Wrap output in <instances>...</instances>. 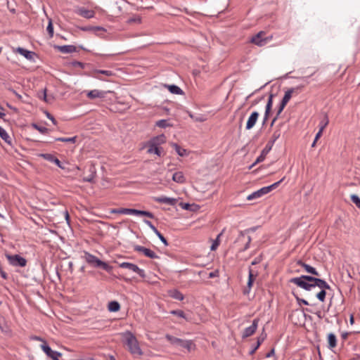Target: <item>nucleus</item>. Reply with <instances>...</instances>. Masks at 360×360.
<instances>
[{
    "label": "nucleus",
    "mask_w": 360,
    "mask_h": 360,
    "mask_svg": "<svg viewBox=\"0 0 360 360\" xmlns=\"http://www.w3.org/2000/svg\"><path fill=\"white\" fill-rule=\"evenodd\" d=\"M127 23L132 24V23H137L139 24L141 22V18L139 15H134L132 18H130L127 20Z\"/></svg>",
    "instance_id": "ea45409f"
},
{
    "label": "nucleus",
    "mask_w": 360,
    "mask_h": 360,
    "mask_svg": "<svg viewBox=\"0 0 360 360\" xmlns=\"http://www.w3.org/2000/svg\"><path fill=\"white\" fill-rule=\"evenodd\" d=\"M6 257L9 263L14 266L24 267L27 264L26 259L20 256L19 255H6Z\"/></svg>",
    "instance_id": "0eeeda50"
},
{
    "label": "nucleus",
    "mask_w": 360,
    "mask_h": 360,
    "mask_svg": "<svg viewBox=\"0 0 360 360\" xmlns=\"http://www.w3.org/2000/svg\"><path fill=\"white\" fill-rule=\"evenodd\" d=\"M77 140V136H73L70 138H63V137H59L56 138L55 141H61V142H70V143H75Z\"/></svg>",
    "instance_id": "4c0bfd02"
},
{
    "label": "nucleus",
    "mask_w": 360,
    "mask_h": 360,
    "mask_svg": "<svg viewBox=\"0 0 360 360\" xmlns=\"http://www.w3.org/2000/svg\"><path fill=\"white\" fill-rule=\"evenodd\" d=\"M4 107L0 105V118L1 119H3L4 117V116L6 115L5 113L4 112Z\"/></svg>",
    "instance_id": "69168bd1"
},
{
    "label": "nucleus",
    "mask_w": 360,
    "mask_h": 360,
    "mask_svg": "<svg viewBox=\"0 0 360 360\" xmlns=\"http://www.w3.org/2000/svg\"><path fill=\"white\" fill-rule=\"evenodd\" d=\"M273 97H274V94H271L269 95V99H268V102L266 103V108H268V110L269 108L271 109L272 108V104H273Z\"/></svg>",
    "instance_id": "603ef678"
},
{
    "label": "nucleus",
    "mask_w": 360,
    "mask_h": 360,
    "mask_svg": "<svg viewBox=\"0 0 360 360\" xmlns=\"http://www.w3.org/2000/svg\"><path fill=\"white\" fill-rule=\"evenodd\" d=\"M264 34V32H259L251 38L250 41L259 46H264L266 44V40L262 38Z\"/></svg>",
    "instance_id": "f3484780"
},
{
    "label": "nucleus",
    "mask_w": 360,
    "mask_h": 360,
    "mask_svg": "<svg viewBox=\"0 0 360 360\" xmlns=\"http://www.w3.org/2000/svg\"><path fill=\"white\" fill-rule=\"evenodd\" d=\"M32 127L39 131L41 134H46L49 131V129L44 127H40L38 124L33 123L32 124Z\"/></svg>",
    "instance_id": "a19ab883"
},
{
    "label": "nucleus",
    "mask_w": 360,
    "mask_h": 360,
    "mask_svg": "<svg viewBox=\"0 0 360 360\" xmlns=\"http://www.w3.org/2000/svg\"><path fill=\"white\" fill-rule=\"evenodd\" d=\"M257 276V274L256 273V274L254 275L252 270L250 268L249 269L248 281V283H247V286L249 290L248 291L245 290L244 292V293L249 292L250 288H252V286L253 285L255 278Z\"/></svg>",
    "instance_id": "a878e982"
},
{
    "label": "nucleus",
    "mask_w": 360,
    "mask_h": 360,
    "mask_svg": "<svg viewBox=\"0 0 360 360\" xmlns=\"http://www.w3.org/2000/svg\"><path fill=\"white\" fill-rule=\"evenodd\" d=\"M256 229H257V227H251V228L245 229L244 231H240L239 232V236L236 240V242L242 241L245 238V235L247 233H249L250 232H254L256 231Z\"/></svg>",
    "instance_id": "bb28decb"
},
{
    "label": "nucleus",
    "mask_w": 360,
    "mask_h": 360,
    "mask_svg": "<svg viewBox=\"0 0 360 360\" xmlns=\"http://www.w3.org/2000/svg\"><path fill=\"white\" fill-rule=\"evenodd\" d=\"M272 147L273 146L267 143L264 148L262 150L261 154L256 159L255 163H259L263 162L265 160L266 155L271 150Z\"/></svg>",
    "instance_id": "a211bd4d"
},
{
    "label": "nucleus",
    "mask_w": 360,
    "mask_h": 360,
    "mask_svg": "<svg viewBox=\"0 0 360 360\" xmlns=\"http://www.w3.org/2000/svg\"><path fill=\"white\" fill-rule=\"evenodd\" d=\"M144 223L146 224H147L152 230L154 233H156V231H158V229H156V227L152 224L151 221L147 220V219H144L143 220Z\"/></svg>",
    "instance_id": "3c124183"
},
{
    "label": "nucleus",
    "mask_w": 360,
    "mask_h": 360,
    "mask_svg": "<svg viewBox=\"0 0 360 360\" xmlns=\"http://www.w3.org/2000/svg\"><path fill=\"white\" fill-rule=\"evenodd\" d=\"M96 73L103 74L108 77H110V76L113 75L112 72L110 70H96L94 71V74H96Z\"/></svg>",
    "instance_id": "de8ad7c7"
},
{
    "label": "nucleus",
    "mask_w": 360,
    "mask_h": 360,
    "mask_svg": "<svg viewBox=\"0 0 360 360\" xmlns=\"http://www.w3.org/2000/svg\"><path fill=\"white\" fill-rule=\"evenodd\" d=\"M148 149L147 152L148 153H150V154L155 153L158 156H161V155H162V153L160 150L161 148H160L158 146H153V144H151V143L148 142Z\"/></svg>",
    "instance_id": "b1692460"
},
{
    "label": "nucleus",
    "mask_w": 360,
    "mask_h": 360,
    "mask_svg": "<svg viewBox=\"0 0 360 360\" xmlns=\"http://www.w3.org/2000/svg\"><path fill=\"white\" fill-rule=\"evenodd\" d=\"M281 136V131L279 130H276L274 131L271 139L269 141V143L271 146H274L275 141L280 137Z\"/></svg>",
    "instance_id": "f704fd0d"
},
{
    "label": "nucleus",
    "mask_w": 360,
    "mask_h": 360,
    "mask_svg": "<svg viewBox=\"0 0 360 360\" xmlns=\"http://www.w3.org/2000/svg\"><path fill=\"white\" fill-rule=\"evenodd\" d=\"M89 172H91V174L88 176H84L83 178V181L85 182H92L93 179L95 177L96 172L94 167H90Z\"/></svg>",
    "instance_id": "473e14b6"
},
{
    "label": "nucleus",
    "mask_w": 360,
    "mask_h": 360,
    "mask_svg": "<svg viewBox=\"0 0 360 360\" xmlns=\"http://www.w3.org/2000/svg\"><path fill=\"white\" fill-rule=\"evenodd\" d=\"M53 162L60 168L64 169H65V167L61 164L60 161L57 158H56Z\"/></svg>",
    "instance_id": "052dcab7"
},
{
    "label": "nucleus",
    "mask_w": 360,
    "mask_h": 360,
    "mask_svg": "<svg viewBox=\"0 0 360 360\" xmlns=\"http://www.w3.org/2000/svg\"><path fill=\"white\" fill-rule=\"evenodd\" d=\"M304 85H300V86H298L297 87H295V88H290L289 89H288L285 93V95L281 101V102L283 103V104H286L288 103V101L290 100L292 94L294 93H297L298 94L299 91H301L302 89L304 88Z\"/></svg>",
    "instance_id": "9b49d317"
},
{
    "label": "nucleus",
    "mask_w": 360,
    "mask_h": 360,
    "mask_svg": "<svg viewBox=\"0 0 360 360\" xmlns=\"http://www.w3.org/2000/svg\"><path fill=\"white\" fill-rule=\"evenodd\" d=\"M0 275L4 279L8 278V274L3 270L2 266H0Z\"/></svg>",
    "instance_id": "680f3d73"
},
{
    "label": "nucleus",
    "mask_w": 360,
    "mask_h": 360,
    "mask_svg": "<svg viewBox=\"0 0 360 360\" xmlns=\"http://www.w3.org/2000/svg\"><path fill=\"white\" fill-rule=\"evenodd\" d=\"M39 157H41L44 159L46 160L47 161H49L51 162H53L55 158H56L51 153H40L38 155Z\"/></svg>",
    "instance_id": "c9c22d12"
},
{
    "label": "nucleus",
    "mask_w": 360,
    "mask_h": 360,
    "mask_svg": "<svg viewBox=\"0 0 360 360\" xmlns=\"http://www.w3.org/2000/svg\"><path fill=\"white\" fill-rule=\"evenodd\" d=\"M328 122H329V120H328V115L326 114H325L323 120L320 122V124H319L320 129H319V130L321 131H323V129L326 128V127L328 125Z\"/></svg>",
    "instance_id": "e433bc0d"
},
{
    "label": "nucleus",
    "mask_w": 360,
    "mask_h": 360,
    "mask_svg": "<svg viewBox=\"0 0 360 360\" xmlns=\"http://www.w3.org/2000/svg\"><path fill=\"white\" fill-rule=\"evenodd\" d=\"M124 342L127 345L129 351L134 356H140L143 352L139 346V342L134 334L127 330L122 334Z\"/></svg>",
    "instance_id": "f03ea898"
},
{
    "label": "nucleus",
    "mask_w": 360,
    "mask_h": 360,
    "mask_svg": "<svg viewBox=\"0 0 360 360\" xmlns=\"http://www.w3.org/2000/svg\"><path fill=\"white\" fill-rule=\"evenodd\" d=\"M350 198H351L352 202L354 204H355V205L357 207L360 208V198L356 194H352V195H351Z\"/></svg>",
    "instance_id": "79ce46f5"
},
{
    "label": "nucleus",
    "mask_w": 360,
    "mask_h": 360,
    "mask_svg": "<svg viewBox=\"0 0 360 360\" xmlns=\"http://www.w3.org/2000/svg\"><path fill=\"white\" fill-rule=\"evenodd\" d=\"M259 115V112L257 111H254L251 113L246 123L245 129L247 130L251 129L255 126L258 120Z\"/></svg>",
    "instance_id": "4468645a"
},
{
    "label": "nucleus",
    "mask_w": 360,
    "mask_h": 360,
    "mask_svg": "<svg viewBox=\"0 0 360 360\" xmlns=\"http://www.w3.org/2000/svg\"><path fill=\"white\" fill-rule=\"evenodd\" d=\"M54 47L63 53H70L77 51L76 46L73 45L55 46Z\"/></svg>",
    "instance_id": "6ab92c4d"
},
{
    "label": "nucleus",
    "mask_w": 360,
    "mask_h": 360,
    "mask_svg": "<svg viewBox=\"0 0 360 360\" xmlns=\"http://www.w3.org/2000/svg\"><path fill=\"white\" fill-rule=\"evenodd\" d=\"M180 206L186 210H191V205H190L189 203L181 202Z\"/></svg>",
    "instance_id": "13d9d810"
},
{
    "label": "nucleus",
    "mask_w": 360,
    "mask_h": 360,
    "mask_svg": "<svg viewBox=\"0 0 360 360\" xmlns=\"http://www.w3.org/2000/svg\"><path fill=\"white\" fill-rule=\"evenodd\" d=\"M46 30L49 34V37L51 38L53 37V24H52V20L51 19H49V24H48V26L46 27Z\"/></svg>",
    "instance_id": "a18cd8bd"
},
{
    "label": "nucleus",
    "mask_w": 360,
    "mask_h": 360,
    "mask_svg": "<svg viewBox=\"0 0 360 360\" xmlns=\"http://www.w3.org/2000/svg\"><path fill=\"white\" fill-rule=\"evenodd\" d=\"M172 180L179 184L186 182V178L182 172H176L172 175Z\"/></svg>",
    "instance_id": "4be33fe9"
},
{
    "label": "nucleus",
    "mask_w": 360,
    "mask_h": 360,
    "mask_svg": "<svg viewBox=\"0 0 360 360\" xmlns=\"http://www.w3.org/2000/svg\"><path fill=\"white\" fill-rule=\"evenodd\" d=\"M155 235L159 238V239L163 243V244L166 246L168 245V243L167 239L163 236V235L158 230Z\"/></svg>",
    "instance_id": "09e8293b"
},
{
    "label": "nucleus",
    "mask_w": 360,
    "mask_h": 360,
    "mask_svg": "<svg viewBox=\"0 0 360 360\" xmlns=\"http://www.w3.org/2000/svg\"><path fill=\"white\" fill-rule=\"evenodd\" d=\"M290 282L309 291L316 286L321 289L326 281L314 276L302 275L300 277L292 278Z\"/></svg>",
    "instance_id": "f257e3e1"
},
{
    "label": "nucleus",
    "mask_w": 360,
    "mask_h": 360,
    "mask_svg": "<svg viewBox=\"0 0 360 360\" xmlns=\"http://www.w3.org/2000/svg\"><path fill=\"white\" fill-rule=\"evenodd\" d=\"M328 347L333 349L337 345L336 336L333 333H329L328 335Z\"/></svg>",
    "instance_id": "c756f323"
},
{
    "label": "nucleus",
    "mask_w": 360,
    "mask_h": 360,
    "mask_svg": "<svg viewBox=\"0 0 360 360\" xmlns=\"http://www.w3.org/2000/svg\"><path fill=\"white\" fill-rule=\"evenodd\" d=\"M105 93L98 89H94L87 92L86 96L90 99L96 98H104Z\"/></svg>",
    "instance_id": "aec40b11"
},
{
    "label": "nucleus",
    "mask_w": 360,
    "mask_h": 360,
    "mask_svg": "<svg viewBox=\"0 0 360 360\" xmlns=\"http://www.w3.org/2000/svg\"><path fill=\"white\" fill-rule=\"evenodd\" d=\"M41 348L52 360H59V357L62 356V354L60 352L52 350L46 341H44V344L41 345Z\"/></svg>",
    "instance_id": "6e6552de"
},
{
    "label": "nucleus",
    "mask_w": 360,
    "mask_h": 360,
    "mask_svg": "<svg viewBox=\"0 0 360 360\" xmlns=\"http://www.w3.org/2000/svg\"><path fill=\"white\" fill-rule=\"evenodd\" d=\"M153 200L157 202L165 203L170 205H175L177 202V199L166 196L154 197Z\"/></svg>",
    "instance_id": "dca6fc26"
},
{
    "label": "nucleus",
    "mask_w": 360,
    "mask_h": 360,
    "mask_svg": "<svg viewBox=\"0 0 360 360\" xmlns=\"http://www.w3.org/2000/svg\"><path fill=\"white\" fill-rule=\"evenodd\" d=\"M221 234H222V233H219V234L217 236V237L216 240H214V242H213L212 245H211V250H216V249H217V248L219 246V238L221 236Z\"/></svg>",
    "instance_id": "8fccbe9b"
},
{
    "label": "nucleus",
    "mask_w": 360,
    "mask_h": 360,
    "mask_svg": "<svg viewBox=\"0 0 360 360\" xmlns=\"http://www.w3.org/2000/svg\"><path fill=\"white\" fill-rule=\"evenodd\" d=\"M134 251L142 252L145 256L150 259L159 258L156 253L150 249L146 248L143 246L136 245L134 246Z\"/></svg>",
    "instance_id": "9d476101"
},
{
    "label": "nucleus",
    "mask_w": 360,
    "mask_h": 360,
    "mask_svg": "<svg viewBox=\"0 0 360 360\" xmlns=\"http://www.w3.org/2000/svg\"><path fill=\"white\" fill-rule=\"evenodd\" d=\"M271 110V108H269L268 110V108H266L264 117V120H263V124H264L265 122H266V120H268Z\"/></svg>",
    "instance_id": "5fc2aeb1"
},
{
    "label": "nucleus",
    "mask_w": 360,
    "mask_h": 360,
    "mask_svg": "<svg viewBox=\"0 0 360 360\" xmlns=\"http://www.w3.org/2000/svg\"><path fill=\"white\" fill-rule=\"evenodd\" d=\"M108 309L110 312H117L120 309V304L117 301H111L108 303Z\"/></svg>",
    "instance_id": "c85d7f7f"
},
{
    "label": "nucleus",
    "mask_w": 360,
    "mask_h": 360,
    "mask_svg": "<svg viewBox=\"0 0 360 360\" xmlns=\"http://www.w3.org/2000/svg\"><path fill=\"white\" fill-rule=\"evenodd\" d=\"M251 237L250 236H247V242L243 249L240 250L241 252L247 250L250 248V244L251 242Z\"/></svg>",
    "instance_id": "864d4df0"
},
{
    "label": "nucleus",
    "mask_w": 360,
    "mask_h": 360,
    "mask_svg": "<svg viewBox=\"0 0 360 360\" xmlns=\"http://www.w3.org/2000/svg\"><path fill=\"white\" fill-rule=\"evenodd\" d=\"M156 125L161 128H165L170 126L166 120H160L156 122Z\"/></svg>",
    "instance_id": "49530a36"
},
{
    "label": "nucleus",
    "mask_w": 360,
    "mask_h": 360,
    "mask_svg": "<svg viewBox=\"0 0 360 360\" xmlns=\"http://www.w3.org/2000/svg\"><path fill=\"white\" fill-rule=\"evenodd\" d=\"M148 142L153 144V146H160L166 142V136L164 134H160L151 139Z\"/></svg>",
    "instance_id": "412c9836"
},
{
    "label": "nucleus",
    "mask_w": 360,
    "mask_h": 360,
    "mask_svg": "<svg viewBox=\"0 0 360 360\" xmlns=\"http://www.w3.org/2000/svg\"><path fill=\"white\" fill-rule=\"evenodd\" d=\"M42 95H39V98H42L43 100L46 102H48L49 100H48V97H47V95H46V89H44L42 92H41Z\"/></svg>",
    "instance_id": "4d7b16f0"
},
{
    "label": "nucleus",
    "mask_w": 360,
    "mask_h": 360,
    "mask_svg": "<svg viewBox=\"0 0 360 360\" xmlns=\"http://www.w3.org/2000/svg\"><path fill=\"white\" fill-rule=\"evenodd\" d=\"M259 322V319H257V318L255 319L252 321V325L244 329L243 334H242V338L245 339V338H247L252 335L256 332V330L257 329Z\"/></svg>",
    "instance_id": "1a4fd4ad"
},
{
    "label": "nucleus",
    "mask_w": 360,
    "mask_h": 360,
    "mask_svg": "<svg viewBox=\"0 0 360 360\" xmlns=\"http://www.w3.org/2000/svg\"><path fill=\"white\" fill-rule=\"evenodd\" d=\"M72 66L73 67H79V68H84V64L82 62H79V61H74L72 62Z\"/></svg>",
    "instance_id": "6e6d98bb"
},
{
    "label": "nucleus",
    "mask_w": 360,
    "mask_h": 360,
    "mask_svg": "<svg viewBox=\"0 0 360 360\" xmlns=\"http://www.w3.org/2000/svg\"><path fill=\"white\" fill-rule=\"evenodd\" d=\"M274 353H275V350H274V349H271V351L269 352H268L266 354V357L269 358V357L272 356L273 355H274Z\"/></svg>",
    "instance_id": "338daca9"
},
{
    "label": "nucleus",
    "mask_w": 360,
    "mask_h": 360,
    "mask_svg": "<svg viewBox=\"0 0 360 360\" xmlns=\"http://www.w3.org/2000/svg\"><path fill=\"white\" fill-rule=\"evenodd\" d=\"M10 91L16 96V97L19 99H22V96L18 94L14 89H10Z\"/></svg>",
    "instance_id": "774afa93"
},
{
    "label": "nucleus",
    "mask_w": 360,
    "mask_h": 360,
    "mask_svg": "<svg viewBox=\"0 0 360 360\" xmlns=\"http://www.w3.org/2000/svg\"><path fill=\"white\" fill-rule=\"evenodd\" d=\"M170 313L173 315L177 316L179 317H181V318H183V319H185L187 320L186 314L182 310H179V309L172 310V311H171Z\"/></svg>",
    "instance_id": "37998d69"
},
{
    "label": "nucleus",
    "mask_w": 360,
    "mask_h": 360,
    "mask_svg": "<svg viewBox=\"0 0 360 360\" xmlns=\"http://www.w3.org/2000/svg\"><path fill=\"white\" fill-rule=\"evenodd\" d=\"M135 215L145 216V217H149L150 219H153L154 218V214L152 212H148V211H145V210H135Z\"/></svg>",
    "instance_id": "2f4dec72"
},
{
    "label": "nucleus",
    "mask_w": 360,
    "mask_h": 360,
    "mask_svg": "<svg viewBox=\"0 0 360 360\" xmlns=\"http://www.w3.org/2000/svg\"><path fill=\"white\" fill-rule=\"evenodd\" d=\"M297 264L303 267L307 273L311 274V275L316 276H320V274L316 271V269L314 267L304 263L302 260H298Z\"/></svg>",
    "instance_id": "2eb2a0df"
},
{
    "label": "nucleus",
    "mask_w": 360,
    "mask_h": 360,
    "mask_svg": "<svg viewBox=\"0 0 360 360\" xmlns=\"http://www.w3.org/2000/svg\"><path fill=\"white\" fill-rule=\"evenodd\" d=\"M13 51L20 53V55L23 56L26 59L30 61L34 60V56H36V53L33 51H28L22 47L13 49Z\"/></svg>",
    "instance_id": "f8f14e48"
},
{
    "label": "nucleus",
    "mask_w": 360,
    "mask_h": 360,
    "mask_svg": "<svg viewBox=\"0 0 360 360\" xmlns=\"http://www.w3.org/2000/svg\"><path fill=\"white\" fill-rule=\"evenodd\" d=\"M326 296V292L324 290H321V291L319 292L316 295V298L322 302L325 301Z\"/></svg>",
    "instance_id": "c03bdc74"
},
{
    "label": "nucleus",
    "mask_w": 360,
    "mask_h": 360,
    "mask_svg": "<svg viewBox=\"0 0 360 360\" xmlns=\"http://www.w3.org/2000/svg\"><path fill=\"white\" fill-rule=\"evenodd\" d=\"M169 295L171 297L181 301L184 300V295L178 290L173 289L169 291Z\"/></svg>",
    "instance_id": "393cba45"
},
{
    "label": "nucleus",
    "mask_w": 360,
    "mask_h": 360,
    "mask_svg": "<svg viewBox=\"0 0 360 360\" xmlns=\"http://www.w3.org/2000/svg\"><path fill=\"white\" fill-rule=\"evenodd\" d=\"M166 86L167 87V89L172 94H177V95L184 94L183 90L176 85H174V84L166 85Z\"/></svg>",
    "instance_id": "cd10ccee"
},
{
    "label": "nucleus",
    "mask_w": 360,
    "mask_h": 360,
    "mask_svg": "<svg viewBox=\"0 0 360 360\" xmlns=\"http://www.w3.org/2000/svg\"><path fill=\"white\" fill-rule=\"evenodd\" d=\"M283 179H281L280 181H278L270 186L263 187V188L253 192L252 193H251L250 195H249L247 197V199L248 200H254L256 198H261L262 196L269 193L272 190L275 189L281 184V182L283 181Z\"/></svg>",
    "instance_id": "20e7f679"
},
{
    "label": "nucleus",
    "mask_w": 360,
    "mask_h": 360,
    "mask_svg": "<svg viewBox=\"0 0 360 360\" xmlns=\"http://www.w3.org/2000/svg\"><path fill=\"white\" fill-rule=\"evenodd\" d=\"M173 148L175 149L177 154L181 157L186 155V150L180 147L177 143H172Z\"/></svg>",
    "instance_id": "72a5a7b5"
},
{
    "label": "nucleus",
    "mask_w": 360,
    "mask_h": 360,
    "mask_svg": "<svg viewBox=\"0 0 360 360\" xmlns=\"http://www.w3.org/2000/svg\"><path fill=\"white\" fill-rule=\"evenodd\" d=\"M84 259L86 262L93 267L101 268L107 272H110L112 271V267L110 266L108 263L101 261L97 257L85 252H84Z\"/></svg>",
    "instance_id": "7ed1b4c3"
},
{
    "label": "nucleus",
    "mask_w": 360,
    "mask_h": 360,
    "mask_svg": "<svg viewBox=\"0 0 360 360\" xmlns=\"http://www.w3.org/2000/svg\"><path fill=\"white\" fill-rule=\"evenodd\" d=\"M296 300L297 301V302L300 304H303L304 305H309V302L306 300H304V299H301L298 297H296Z\"/></svg>",
    "instance_id": "bf43d9fd"
},
{
    "label": "nucleus",
    "mask_w": 360,
    "mask_h": 360,
    "mask_svg": "<svg viewBox=\"0 0 360 360\" xmlns=\"http://www.w3.org/2000/svg\"><path fill=\"white\" fill-rule=\"evenodd\" d=\"M0 136L8 144L11 145V138L8 134L6 131L0 127Z\"/></svg>",
    "instance_id": "7c9ffc66"
},
{
    "label": "nucleus",
    "mask_w": 360,
    "mask_h": 360,
    "mask_svg": "<svg viewBox=\"0 0 360 360\" xmlns=\"http://www.w3.org/2000/svg\"><path fill=\"white\" fill-rule=\"evenodd\" d=\"M119 266L122 269H127L129 271L136 273L142 278L146 277L144 270L140 269L136 264L133 263L122 262L119 264Z\"/></svg>",
    "instance_id": "423d86ee"
},
{
    "label": "nucleus",
    "mask_w": 360,
    "mask_h": 360,
    "mask_svg": "<svg viewBox=\"0 0 360 360\" xmlns=\"http://www.w3.org/2000/svg\"><path fill=\"white\" fill-rule=\"evenodd\" d=\"M46 117L52 121L54 124H56L57 122L56 119L48 112H46Z\"/></svg>",
    "instance_id": "e2e57ef3"
},
{
    "label": "nucleus",
    "mask_w": 360,
    "mask_h": 360,
    "mask_svg": "<svg viewBox=\"0 0 360 360\" xmlns=\"http://www.w3.org/2000/svg\"><path fill=\"white\" fill-rule=\"evenodd\" d=\"M93 27L92 26H87V27H81V30L83 31H93Z\"/></svg>",
    "instance_id": "0e129e2a"
},
{
    "label": "nucleus",
    "mask_w": 360,
    "mask_h": 360,
    "mask_svg": "<svg viewBox=\"0 0 360 360\" xmlns=\"http://www.w3.org/2000/svg\"><path fill=\"white\" fill-rule=\"evenodd\" d=\"M136 209L131 208H120L115 209L111 211L112 213L122 214H134Z\"/></svg>",
    "instance_id": "5701e85b"
},
{
    "label": "nucleus",
    "mask_w": 360,
    "mask_h": 360,
    "mask_svg": "<svg viewBox=\"0 0 360 360\" xmlns=\"http://www.w3.org/2000/svg\"><path fill=\"white\" fill-rule=\"evenodd\" d=\"M75 13L83 18L90 19L94 17L95 12L92 10H88L84 7H79L76 9Z\"/></svg>",
    "instance_id": "ddd939ff"
},
{
    "label": "nucleus",
    "mask_w": 360,
    "mask_h": 360,
    "mask_svg": "<svg viewBox=\"0 0 360 360\" xmlns=\"http://www.w3.org/2000/svg\"><path fill=\"white\" fill-rule=\"evenodd\" d=\"M286 104H283L282 102H281V104L278 107V111H277V114H276V116L273 119L271 123V126H273V124H274V122H276V120L278 119L279 115L282 112V111L283 110L284 108L285 107Z\"/></svg>",
    "instance_id": "58836bf2"
},
{
    "label": "nucleus",
    "mask_w": 360,
    "mask_h": 360,
    "mask_svg": "<svg viewBox=\"0 0 360 360\" xmlns=\"http://www.w3.org/2000/svg\"><path fill=\"white\" fill-rule=\"evenodd\" d=\"M166 338L172 345L185 348L189 352L195 347V345L191 340H184L168 334L166 335Z\"/></svg>",
    "instance_id": "39448f33"
}]
</instances>
